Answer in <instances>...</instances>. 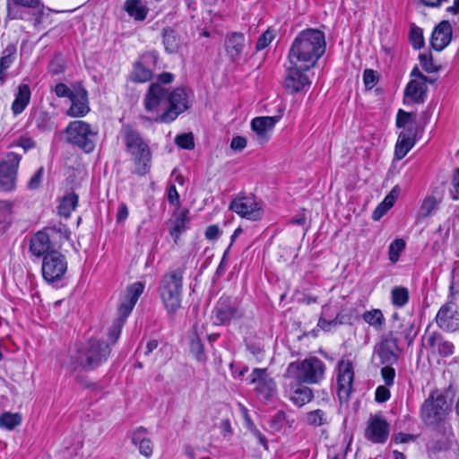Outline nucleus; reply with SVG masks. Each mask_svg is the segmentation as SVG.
<instances>
[{"instance_id":"obj_1","label":"nucleus","mask_w":459,"mask_h":459,"mask_svg":"<svg viewBox=\"0 0 459 459\" xmlns=\"http://www.w3.org/2000/svg\"><path fill=\"white\" fill-rule=\"evenodd\" d=\"M452 398L448 391H433L420 407V416L423 423L433 429L441 437L428 444V450L437 453L446 450L452 444L454 433L449 422L452 414Z\"/></svg>"},{"instance_id":"obj_2","label":"nucleus","mask_w":459,"mask_h":459,"mask_svg":"<svg viewBox=\"0 0 459 459\" xmlns=\"http://www.w3.org/2000/svg\"><path fill=\"white\" fill-rule=\"evenodd\" d=\"M326 48L325 33L317 29L301 30L289 49L290 65H301L305 70L315 67Z\"/></svg>"},{"instance_id":"obj_3","label":"nucleus","mask_w":459,"mask_h":459,"mask_svg":"<svg viewBox=\"0 0 459 459\" xmlns=\"http://www.w3.org/2000/svg\"><path fill=\"white\" fill-rule=\"evenodd\" d=\"M121 134L126 152L134 162L133 173L138 176L146 175L152 167V152L148 143L130 125H123Z\"/></svg>"},{"instance_id":"obj_4","label":"nucleus","mask_w":459,"mask_h":459,"mask_svg":"<svg viewBox=\"0 0 459 459\" xmlns=\"http://www.w3.org/2000/svg\"><path fill=\"white\" fill-rule=\"evenodd\" d=\"M184 273V268L169 269L160 281V296L170 314L176 313L181 306Z\"/></svg>"},{"instance_id":"obj_5","label":"nucleus","mask_w":459,"mask_h":459,"mask_svg":"<svg viewBox=\"0 0 459 459\" xmlns=\"http://www.w3.org/2000/svg\"><path fill=\"white\" fill-rule=\"evenodd\" d=\"M169 91L158 82L150 84L143 99V107L148 114L142 119L156 123H164L161 120L168 108Z\"/></svg>"},{"instance_id":"obj_6","label":"nucleus","mask_w":459,"mask_h":459,"mask_svg":"<svg viewBox=\"0 0 459 459\" xmlns=\"http://www.w3.org/2000/svg\"><path fill=\"white\" fill-rule=\"evenodd\" d=\"M65 134L66 141L85 153H90L95 149L97 133L87 122L82 120L70 122L65 129Z\"/></svg>"},{"instance_id":"obj_7","label":"nucleus","mask_w":459,"mask_h":459,"mask_svg":"<svg viewBox=\"0 0 459 459\" xmlns=\"http://www.w3.org/2000/svg\"><path fill=\"white\" fill-rule=\"evenodd\" d=\"M110 353L109 344L100 340H90L78 351V360L86 370H94L107 360Z\"/></svg>"},{"instance_id":"obj_8","label":"nucleus","mask_w":459,"mask_h":459,"mask_svg":"<svg viewBox=\"0 0 459 459\" xmlns=\"http://www.w3.org/2000/svg\"><path fill=\"white\" fill-rule=\"evenodd\" d=\"M193 92L185 87H178L169 91L168 108L161 120L164 123H170L191 107V97Z\"/></svg>"},{"instance_id":"obj_9","label":"nucleus","mask_w":459,"mask_h":459,"mask_svg":"<svg viewBox=\"0 0 459 459\" xmlns=\"http://www.w3.org/2000/svg\"><path fill=\"white\" fill-rule=\"evenodd\" d=\"M42 276L48 282L53 283L62 280L67 272V261L64 255L51 251L44 255L42 261Z\"/></svg>"},{"instance_id":"obj_10","label":"nucleus","mask_w":459,"mask_h":459,"mask_svg":"<svg viewBox=\"0 0 459 459\" xmlns=\"http://www.w3.org/2000/svg\"><path fill=\"white\" fill-rule=\"evenodd\" d=\"M212 315L215 325H224L242 318L244 311L235 299L230 297H221L216 303Z\"/></svg>"},{"instance_id":"obj_11","label":"nucleus","mask_w":459,"mask_h":459,"mask_svg":"<svg viewBox=\"0 0 459 459\" xmlns=\"http://www.w3.org/2000/svg\"><path fill=\"white\" fill-rule=\"evenodd\" d=\"M398 351L397 341L391 333L383 337L374 357L383 365L380 373H395L393 364L397 361Z\"/></svg>"},{"instance_id":"obj_12","label":"nucleus","mask_w":459,"mask_h":459,"mask_svg":"<svg viewBox=\"0 0 459 459\" xmlns=\"http://www.w3.org/2000/svg\"><path fill=\"white\" fill-rule=\"evenodd\" d=\"M20 6L35 10L34 24L41 22L42 16L44 15L45 5L41 0H7V16L11 20H26L28 13L21 10Z\"/></svg>"},{"instance_id":"obj_13","label":"nucleus","mask_w":459,"mask_h":459,"mask_svg":"<svg viewBox=\"0 0 459 459\" xmlns=\"http://www.w3.org/2000/svg\"><path fill=\"white\" fill-rule=\"evenodd\" d=\"M229 208L249 221H258L263 215L262 206L254 196L238 195L230 202Z\"/></svg>"},{"instance_id":"obj_14","label":"nucleus","mask_w":459,"mask_h":459,"mask_svg":"<svg viewBox=\"0 0 459 459\" xmlns=\"http://www.w3.org/2000/svg\"><path fill=\"white\" fill-rule=\"evenodd\" d=\"M21 160V155L9 152L5 160L0 162V187L4 191H12L15 188Z\"/></svg>"},{"instance_id":"obj_15","label":"nucleus","mask_w":459,"mask_h":459,"mask_svg":"<svg viewBox=\"0 0 459 459\" xmlns=\"http://www.w3.org/2000/svg\"><path fill=\"white\" fill-rule=\"evenodd\" d=\"M437 326L446 332H455L459 330V310L458 306L450 300L441 306L436 316Z\"/></svg>"},{"instance_id":"obj_16","label":"nucleus","mask_w":459,"mask_h":459,"mask_svg":"<svg viewBox=\"0 0 459 459\" xmlns=\"http://www.w3.org/2000/svg\"><path fill=\"white\" fill-rule=\"evenodd\" d=\"M390 426L380 415H373L368 420L365 429V437L377 444L385 443L389 436Z\"/></svg>"},{"instance_id":"obj_17","label":"nucleus","mask_w":459,"mask_h":459,"mask_svg":"<svg viewBox=\"0 0 459 459\" xmlns=\"http://www.w3.org/2000/svg\"><path fill=\"white\" fill-rule=\"evenodd\" d=\"M286 377L288 381L285 383L286 392L292 403L299 407L309 403L313 398L310 388L299 383V377L296 380L292 377V375H286Z\"/></svg>"},{"instance_id":"obj_18","label":"nucleus","mask_w":459,"mask_h":459,"mask_svg":"<svg viewBox=\"0 0 459 459\" xmlns=\"http://www.w3.org/2000/svg\"><path fill=\"white\" fill-rule=\"evenodd\" d=\"M307 71L301 65H290L287 69L284 86L290 93H297L304 90L305 87H309L310 81L306 74Z\"/></svg>"},{"instance_id":"obj_19","label":"nucleus","mask_w":459,"mask_h":459,"mask_svg":"<svg viewBox=\"0 0 459 459\" xmlns=\"http://www.w3.org/2000/svg\"><path fill=\"white\" fill-rule=\"evenodd\" d=\"M127 437L143 456L150 458L152 455L153 442L146 428L137 427L130 430Z\"/></svg>"},{"instance_id":"obj_20","label":"nucleus","mask_w":459,"mask_h":459,"mask_svg":"<svg viewBox=\"0 0 459 459\" xmlns=\"http://www.w3.org/2000/svg\"><path fill=\"white\" fill-rule=\"evenodd\" d=\"M69 99L71 100V106L66 111L67 116L71 117H81L89 113L88 92L82 86L74 88Z\"/></svg>"},{"instance_id":"obj_21","label":"nucleus","mask_w":459,"mask_h":459,"mask_svg":"<svg viewBox=\"0 0 459 459\" xmlns=\"http://www.w3.org/2000/svg\"><path fill=\"white\" fill-rule=\"evenodd\" d=\"M280 117H258L251 121V128L255 134L256 141L260 144L268 142L271 133L279 121Z\"/></svg>"},{"instance_id":"obj_22","label":"nucleus","mask_w":459,"mask_h":459,"mask_svg":"<svg viewBox=\"0 0 459 459\" xmlns=\"http://www.w3.org/2000/svg\"><path fill=\"white\" fill-rule=\"evenodd\" d=\"M245 36L241 32L228 33L225 39V49L230 59L233 63H238L244 52Z\"/></svg>"},{"instance_id":"obj_23","label":"nucleus","mask_w":459,"mask_h":459,"mask_svg":"<svg viewBox=\"0 0 459 459\" xmlns=\"http://www.w3.org/2000/svg\"><path fill=\"white\" fill-rule=\"evenodd\" d=\"M426 346H429L433 353H438L442 357H447L454 353V344L446 340L441 333L433 332L423 339Z\"/></svg>"},{"instance_id":"obj_24","label":"nucleus","mask_w":459,"mask_h":459,"mask_svg":"<svg viewBox=\"0 0 459 459\" xmlns=\"http://www.w3.org/2000/svg\"><path fill=\"white\" fill-rule=\"evenodd\" d=\"M452 27L448 21H442L434 29L430 43L435 50H443L451 41Z\"/></svg>"},{"instance_id":"obj_25","label":"nucleus","mask_w":459,"mask_h":459,"mask_svg":"<svg viewBox=\"0 0 459 459\" xmlns=\"http://www.w3.org/2000/svg\"><path fill=\"white\" fill-rule=\"evenodd\" d=\"M251 383L255 385L257 398L261 401H268L276 394V385L269 375H257Z\"/></svg>"},{"instance_id":"obj_26","label":"nucleus","mask_w":459,"mask_h":459,"mask_svg":"<svg viewBox=\"0 0 459 459\" xmlns=\"http://www.w3.org/2000/svg\"><path fill=\"white\" fill-rule=\"evenodd\" d=\"M427 82L434 81H410L404 89V97L416 104L424 103L427 99Z\"/></svg>"},{"instance_id":"obj_27","label":"nucleus","mask_w":459,"mask_h":459,"mask_svg":"<svg viewBox=\"0 0 459 459\" xmlns=\"http://www.w3.org/2000/svg\"><path fill=\"white\" fill-rule=\"evenodd\" d=\"M414 130H402L395 144L394 155L397 160H402L415 144Z\"/></svg>"},{"instance_id":"obj_28","label":"nucleus","mask_w":459,"mask_h":459,"mask_svg":"<svg viewBox=\"0 0 459 459\" xmlns=\"http://www.w3.org/2000/svg\"><path fill=\"white\" fill-rule=\"evenodd\" d=\"M298 371L299 373H324L325 370L324 363L316 357H310L301 363H291L288 372Z\"/></svg>"},{"instance_id":"obj_29","label":"nucleus","mask_w":459,"mask_h":459,"mask_svg":"<svg viewBox=\"0 0 459 459\" xmlns=\"http://www.w3.org/2000/svg\"><path fill=\"white\" fill-rule=\"evenodd\" d=\"M30 97L31 91L30 86L25 83L20 84L11 108L14 116H18L24 111L30 103Z\"/></svg>"},{"instance_id":"obj_30","label":"nucleus","mask_w":459,"mask_h":459,"mask_svg":"<svg viewBox=\"0 0 459 459\" xmlns=\"http://www.w3.org/2000/svg\"><path fill=\"white\" fill-rule=\"evenodd\" d=\"M51 242L49 236L44 231H38L35 233L30 243V251L35 256H41L47 255L50 249Z\"/></svg>"},{"instance_id":"obj_31","label":"nucleus","mask_w":459,"mask_h":459,"mask_svg":"<svg viewBox=\"0 0 459 459\" xmlns=\"http://www.w3.org/2000/svg\"><path fill=\"white\" fill-rule=\"evenodd\" d=\"M187 214V210H182L174 213L173 226L169 229V234L176 244H178L180 235L187 229L189 222Z\"/></svg>"},{"instance_id":"obj_32","label":"nucleus","mask_w":459,"mask_h":459,"mask_svg":"<svg viewBox=\"0 0 459 459\" xmlns=\"http://www.w3.org/2000/svg\"><path fill=\"white\" fill-rule=\"evenodd\" d=\"M354 375H337V394L341 403L347 402L353 390Z\"/></svg>"},{"instance_id":"obj_33","label":"nucleus","mask_w":459,"mask_h":459,"mask_svg":"<svg viewBox=\"0 0 459 459\" xmlns=\"http://www.w3.org/2000/svg\"><path fill=\"white\" fill-rule=\"evenodd\" d=\"M16 46L9 44L4 49L2 56L0 57V82L3 83L6 79V70L15 60Z\"/></svg>"},{"instance_id":"obj_34","label":"nucleus","mask_w":459,"mask_h":459,"mask_svg":"<svg viewBox=\"0 0 459 459\" xmlns=\"http://www.w3.org/2000/svg\"><path fill=\"white\" fill-rule=\"evenodd\" d=\"M362 319L376 331L383 330L385 325V318L383 312L378 308H373L365 311L362 316Z\"/></svg>"},{"instance_id":"obj_35","label":"nucleus","mask_w":459,"mask_h":459,"mask_svg":"<svg viewBox=\"0 0 459 459\" xmlns=\"http://www.w3.org/2000/svg\"><path fill=\"white\" fill-rule=\"evenodd\" d=\"M124 7L129 16L136 21H143L147 16L148 9L141 0H126Z\"/></svg>"},{"instance_id":"obj_36","label":"nucleus","mask_w":459,"mask_h":459,"mask_svg":"<svg viewBox=\"0 0 459 459\" xmlns=\"http://www.w3.org/2000/svg\"><path fill=\"white\" fill-rule=\"evenodd\" d=\"M78 195L74 192L65 195L62 198L57 208L59 215L65 218L70 217L71 213L75 210V208L78 205Z\"/></svg>"},{"instance_id":"obj_37","label":"nucleus","mask_w":459,"mask_h":459,"mask_svg":"<svg viewBox=\"0 0 459 459\" xmlns=\"http://www.w3.org/2000/svg\"><path fill=\"white\" fill-rule=\"evenodd\" d=\"M163 44L168 53H176L180 47V39L170 27H166L162 31Z\"/></svg>"},{"instance_id":"obj_38","label":"nucleus","mask_w":459,"mask_h":459,"mask_svg":"<svg viewBox=\"0 0 459 459\" xmlns=\"http://www.w3.org/2000/svg\"><path fill=\"white\" fill-rule=\"evenodd\" d=\"M22 422V416L19 412L4 411L0 414V428L6 430H13Z\"/></svg>"},{"instance_id":"obj_39","label":"nucleus","mask_w":459,"mask_h":459,"mask_svg":"<svg viewBox=\"0 0 459 459\" xmlns=\"http://www.w3.org/2000/svg\"><path fill=\"white\" fill-rule=\"evenodd\" d=\"M396 126L399 128H403V130L411 129L416 133L415 115L403 109H399L396 115Z\"/></svg>"},{"instance_id":"obj_40","label":"nucleus","mask_w":459,"mask_h":459,"mask_svg":"<svg viewBox=\"0 0 459 459\" xmlns=\"http://www.w3.org/2000/svg\"><path fill=\"white\" fill-rule=\"evenodd\" d=\"M131 78L136 82H146L152 78V72L145 67L141 61L134 64Z\"/></svg>"},{"instance_id":"obj_41","label":"nucleus","mask_w":459,"mask_h":459,"mask_svg":"<svg viewBox=\"0 0 459 459\" xmlns=\"http://www.w3.org/2000/svg\"><path fill=\"white\" fill-rule=\"evenodd\" d=\"M391 299L394 306L402 307L409 301V291L405 287H395L391 291Z\"/></svg>"},{"instance_id":"obj_42","label":"nucleus","mask_w":459,"mask_h":459,"mask_svg":"<svg viewBox=\"0 0 459 459\" xmlns=\"http://www.w3.org/2000/svg\"><path fill=\"white\" fill-rule=\"evenodd\" d=\"M13 204L7 201H0V230H4L12 221Z\"/></svg>"},{"instance_id":"obj_43","label":"nucleus","mask_w":459,"mask_h":459,"mask_svg":"<svg viewBox=\"0 0 459 459\" xmlns=\"http://www.w3.org/2000/svg\"><path fill=\"white\" fill-rule=\"evenodd\" d=\"M405 248V241L402 238H396L388 247V257L391 263L395 264L399 258L400 255Z\"/></svg>"},{"instance_id":"obj_44","label":"nucleus","mask_w":459,"mask_h":459,"mask_svg":"<svg viewBox=\"0 0 459 459\" xmlns=\"http://www.w3.org/2000/svg\"><path fill=\"white\" fill-rule=\"evenodd\" d=\"M144 290V284L141 281H136L130 285L126 290L125 300L136 304L138 299L143 294Z\"/></svg>"},{"instance_id":"obj_45","label":"nucleus","mask_w":459,"mask_h":459,"mask_svg":"<svg viewBox=\"0 0 459 459\" xmlns=\"http://www.w3.org/2000/svg\"><path fill=\"white\" fill-rule=\"evenodd\" d=\"M123 318H116L108 332V338L111 344H114L118 340L122 328L124 326Z\"/></svg>"},{"instance_id":"obj_46","label":"nucleus","mask_w":459,"mask_h":459,"mask_svg":"<svg viewBox=\"0 0 459 459\" xmlns=\"http://www.w3.org/2000/svg\"><path fill=\"white\" fill-rule=\"evenodd\" d=\"M306 420L309 425L322 426L326 423L325 413L322 410H315L307 413Z\"/></svg>"},{"instance_id":"obj_47","label":"nucleus","mask_w":459,"mask_h":459,"mask_svg":"<svg viewBox=\"0 0 459 459\" xmlns=\"http://www.w3.org/2000/svg\"><path fill=\"white\" fill-rule=\"evenodd\" d=\"M190 351L198 360L201 361L205 359L204 344L196 335H193L190 339Z\"/></svg>"},{"instance_id":"obj_48","label":"nucleus","mask_w":459,"mask_h":459,"mask_svg":"<svg viewBox=\"0 0 459 459\" xmlns=\"http://www.w3.org/2000/svg\"><path fill=\"white\" fill-rule=\"evenodd\" d=\"M410 41L415 49H420L424 46V38L422 30L419 27H412L410 31Z\"/></svg>"},{"instance_id":"obj_49","label":"nucleus","mask_w":459,"mask_h":459,"mask_svg":"<svg viewBox=\"0 0 459 459\" xmlns=\"http://www.w3.org/2000/svg\"><path fill=\"white\" fill-rule=\"evenodd\" d=\"M449 194L452 200H459V168L455 169L452 172Z\"/></svg>"},{"instance_id":"obj_50","label":"nucleus","mask_w":459,"mask_h":459,"mask_svg":"<svg viewBox=\"0 0 459 459\" xmlns=\"http://www.w3.org/2000/svg\"><path fill=\"white\" fill-rule=\"evenodd\" d=\"M274 39V32L273 30L267 29L257 39L255 44V50L261 51L265 48Z\"/></svg>"},{"instance_id":"obj_51","label":"nucleus","mask_w":459,"mask_h":459,"mask_svg":"<svg viewBox=\"0 0 459 459\" xmlns=\"http://www.w3.org/2000/svg\"><path fill=\"white\" fill-rule=\"evenodd\" d=\"M175 143L183 149L192 150L195 148L194 136L191 133L178 134Z\"/></svg>"},{"instance_id":"obj_52","label":"nucleus","mask_w":459,"mask_h":459,"mask_svg":"<svg viewBox=\"0 0 459 459\" xmlns=\"http://www.w3.org/2000/svg\"><path fill=\"white\" fill-rule=\"evenodd\" d=\"M437 199L430 195L426 197L420 206V210L424 217L430 215V213L437 208Z\"/></svg>"},{"instance_id":"obj_53","label":"nucleus","mask_w":459,"mask_h":459,"mask_svg":"<svg viewBox=\"0 0 459 459\" xmlns=\"http://www.w3.org/2000/svg\"><path fill=\"white\" fill-rule=\"evenodd\" d=\"M378 82L377 73L372 69H366L363 73V82L367 90H371Z\"/></svg>"},{"instance_id":"obj_54","label":"nucleus","mask_w":459,"mask_h":459,"mask_svg":"<svg viewBox=\"0 0 459 459\" xmlns=\"http://www.w3.org/2000/svg\"><path fill=\"white\" fill-rule=\"evenodd\" d=\"M338 373H354L353 361L349 356H343L337 363Z\"/></svg>"},{"instance_id":"obj_55","label":"nucleus","mask_w":459,"mask_h":459,"mask_svg":"<svg viewBox=\"0 0 459 459\" xmlns=\"http://www.w3.org/2000/svg\"><path fill=\"white\" fill-rule=\"evenodd\" d=\"M419 59L420 65L427 73H433L437 71V66L433 64L431 54H420L419 56Z\"/></svg>"},{"instance_id":"obj_56","label":"nucleus","mask_w":459,"mask_h":459,"mask_svg":"<svg viewBox=\"0 0 459 459\" xmlns=\"http://www.w3.org/2000/svg\"><path fill=\"white\" fill-rule=\"evenodd\" d=\"M44 175V168L40 167L35 174L31 177L30 181L28 182V188L30 189H37L39 187L41 184V180Z\"/></svg>"},{"instance_id":"obj_57","label":"nucleus","mask_w":459,"mask_h":459,"mask_svg":"<svg viewBox=\"0 0 459 459\" xmlns=\"http://www.w3.org/2000/svg\"><path fill=\"white\" fill-rule=\"evenodd\" d=\"M134 304L131 303V302H128L126 300H125L124 302L121 303V305L119 306L118 307V317L117 318H123L124 319V324L126 323V317L130 315V313L132 312L133 308L134 307Z\"/></svg>"},{"instance_id":"obj_58","label":"nucleus","mask_w":459,"mask_h":459,"mask_svg":"<svg viewBox=\"0 0 459 459\" xmlns=\"http://www.w3.org/2000/svg\"><path fill=\"white\" fill-rule=\"evenodd\" d=\"M390 398V392L385 385H379L376 390V401L378 403L386 402Z\"/></svg>"},{"instance_id":"obj_59","label":"nucleus","mask_w":459,"mask_h":459,"mask_svg":"<svg viewBox=\"0 0 459 459\" xmlns=\"http://www.w3.org/2000/svg\"><path fill=\"white\" fill-rule=\"evenodd\" d=\"M221 233V231L220 230L219 226L212 224L206 228L204 235L208 240H215L219 238Z\"/></svg>"},{"instance_id":"obj_60","label":"nucleus","mask_w":459,"mask_h":459,"mask_svg":"<svg viewBox=\"0 0 459 459\" xmlns=\"http://www.w3.org/2000/svg\"><path fill=\"white\" fill-rule=\"evenodd\" d=\"M16 145L22 147L25 152H27L30 149H33L36 144L32 138L22 136L17 140Z\"/></svg>"},{"instance_id":"obj_61","label":"nucleus","mask_w":459,"mask_h":459,"mask_svg":"<svg viewBox=\"0 0 459 459\" xmlns=\"http://www.w3.org/2000/svg\"><path fill=\"white\" fill-rule=\"evenodd\" d=\"M54 91L59 98H71V95L73 94V91H71L65 83L62 82L56 85Z\"/></svg>"},{"instance_id":"obj_62","label":"nucleus","mask_w":459,"mask_h":459,"mask_svg":"<svg viewBox=\"0 0 459 459\" xmlns=\"http://www.w3.org/2000/svg\"><path fill=\"white\" fill-rule=\"evenodd\" d=\"M390 208L391 206L387 205V204H385V202L383 201L373 212L372 219L374 221L380 220V218H382Z\"/></svg>"},{"instance_id":"obj_63","label":"nucleus","mask_w":459,"mask_h":459,"mask_svg":"<svg viewBox=\"0 0 459 459\" xmlns=\"http://www.w3.org/2000/svg\"><path fill=\"white\" fill-rule=\"evenodd\" d=\"M247 146V139L243 136H235L232 138L230 147L234 151H242Z\"/></svg>"},{"instance_id":"obj_64","label":"nucleus","mask_w":459,"mask_h":459,"mask_svg":"<svg viewBox=\"0 0 459 459\" xmlns=\"http://www.w3.org/2000/svg\"><path fill=\"white\" fill-rule=\"evenodd\" d=\"M168 201L172 205L179 204V195L177 191L175 185H171L168 191Z\"/></svg>"}]
</instances>
